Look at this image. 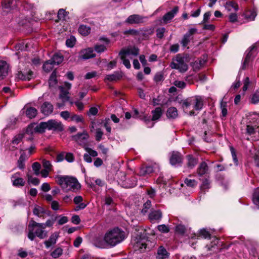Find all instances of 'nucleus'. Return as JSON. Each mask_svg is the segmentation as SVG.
<instances>
[{"label": "nucleus", "instance_id": "f257e3e1", "mask_svg": "<svg viewBox=\"0 0 259 259\" xmlns=\"http://www.w3.org/2000/svg\"><path fill=\"white\" fill-rule=\"evenodd\" d=\"M125 238L124 232L118 228H115L108 231L103 237H96L94 244L100 248H104L106 245L114 246L122 242Z\"/></svg>", "mask_w": 259, "mask_h": 259}, {"label": "nucleus", "instance_id": "f03ea898", "mask_svg": "<svg viewBox=\"0 0 259 259\" xmlns=\"http://www.w3.org/2000/svg\"><path fill=\"white\" fill-rule=\"evenodd\" d=\"M57 184L66 191H72L76 192L81 188L80 184L77 180L72 177L68 176L57 175L55 177Z\"/></svg>", "mask_w": 259, "mask_h": 259}, {"label": "nucleus", "instance_id": "7ed1b4c3", "mask_svg": "<svg viewBox=\"0 0 259 259\" xmlns=\"http://www.w3.org/2000/svg\"><path fill=\"white\" fill-rule=\"evenodd\" d=\"M203 105V100L200 96H196L187 99L183 101L182 107L185 113L190 116L196 115L195 111H199Z\"/></svg>", "mask_w": 259, "mask_h": 259}, {"label": "nucleus", "instance_id": "20e7f679", "mask_svg": "<svg viewBox=\"0 0 259 259\" xmlns=\"http://www.w3.org/2000/svg\"><path fill=\"white\" fill-rule=\"evenodd\" d=\"M45 229L44 224L38 223L34 221H30L28 226V238L33 240L35 236L40 239L45 238L47 236V233L44 230Z\"/></svg>", "mask_w": 259, "mask_h": 259}, {"label": "nucleus", "instance_id": "39448f33", "mask_svg": "<svg viewBox=\"0 0 259 259\" xmlns=\"http://www.w3.org/2000/svg\"><path fill=\"white\" fill-rule=\"evenodd\" d=\"M258 116L256 114L250 115L246 121V125L241 127V131L245 134L251 135L255 133L259 127Z\"/></svg>", "mask_w": 259, "mask_h": 259}, {"label": "nucleus", "instance_id": "423d86ee", "mask_svg": "<svg viewBox=\"0 0 259 259\" xmlns=\"http://www.w3.org/2000/svg\"><path fill=\"white\" fill-rule=\"evenodd\" d=\"M170 66L172 69L178 70L180 72H185L188 69V65L184 61V58L180 55H178L172 59Z\"/></svg>", "mask_w": 259, "mask_h": 259}, {"label": "nucleus", "instance_id": "0eeeda50", "mask_svg": "<svg viewBox=\"0 0 259 259\" xmlns=\"http://www.w3.org/2000/svg\"><path fill=\"white\" fill-rule=\"evenodd\" d=\"M134 248L135 250H138L141 252L144 251L146 248L148 240L145 237H142L141 236H138L133 240Z\"/></svg>", "mask_w": 259, "mask_h": 259}, {"label": "nucleus", "instance_id": "6e6552de", "mask_svg": "<svg viewBox=\"0 0 259 259\" xmlns=\"http://www.w3.org/2000/svg\"><path fill=\"white\" fill-rule=\"evenodd\" d=\"M11 181L13 186L16 187H23L25 184V181L20 172L14 173L11 177Z\"/></svg>", "mask_w": 259, "mask_h": 259}, {"label": "nucleus", "instance_id": "1a4fd4ad", "mask_svg": "<svg viewBox=\"0 0 259 259\" xmlns=\"http://www.w3.org/2000/svg\"><path fill=\"white\" fill-rule=\"evenodd\" d=\"M71 84L67 82H64L63 85L60 86L59 89L60 90V93L59 97L61 99L62 101L66 102L69 100V90L71 89Z\"/></svg>", "mask_w": 259, "mask_h": 259}, {"label": "nucleus", "instance_id": "9d476101", "mask_svg": "<svg viewBox=\"0 0 259 259\" xmlns=\"http://www.w3.org/2000/svg\"><path fill=\"white\" fill-rule=\"evenodd\" d=\"M147 18L138 14L131 15L125 21L128 24H138L143 23Z\"/></svg>", "mask_w": 259, "mask_h": 259}, {"label": "nucleus", "instance_id": "9b49d317", "mask_svg": "<svg viewBox=\"0 0 259 259\" xmlns=\"http://www.w3.org/2000/svg\"><path fill=\"white\" fill-rule=\"evenodd\" d=\"M20 156L17 161V166L21 169L23 170L25 168V161L28 159V156L23 148L20 150Z\"/></svg>", "mask_w": 259, "mask_h": 259}, {"label": "nucleus", "instance_id": "f8f14e48", "mask_svg": "<svg viewBox=\"0 0 259 259\" xmlns=\"http://www.w3.org/2000/svg\"><path fill=\"white\" fill-rule=\"evenodd\" d=\"M96 57V54L94 53L93 49L89 48L83 49L79 52L78 58L83 60H87Z\"/></svg>", "mask_w": 259, "mask_h": 259}, {"label": "nucleus", "instance_id": "ddd939ff", "mask_svg": "<svg viewBox=\"0 0 259 259\" xmlns=\"http://www.w3.org/2000/svg\"><path fill=\"white\" fill-rule=\"evenodd\" d=\"M89 136L86 132H83L82 133H79L72 137V139L76 141L78 144L85 146V143L89 138Z\"/></svg>", "mask_w": 259, "mask_h": 259}, {"label": "nucleus", "instance_id": "4468645a", "mask_svg": "<svg viewBox=\"0 0 259 259\" xmlns=\"http://www.w3.org/2000/svg\"><path fill=\"white\" fill-rule=\"evenodd\" d=\"M100 40L103 41L104 44H101L98 43L95 45L94 49L97 53H101L107 50V48L110 43V40L106 37H101L100 38Z\"/></svg>", "mask_w": 259, "mask_h": 259}, {"label": "nucleus", "instance_id": "2eb2a0df", "mask_svg": "<svg viewBox=\"0 0 259 259\" xmlns=\"http://www.w3.org/2000/svg\"><path fill=\"white\" fill-rule=\"evenodd\" d=\"M48 130L62 131L63 130V126L61 122L56 120H49L47 122Z\"/></svg>", "mask_w": 259, "mask_h": 259}, {"label": "nucleus", "instance_id": "dca6fc26", "mask_svg": "<svg viewBox=\"0 0 259 259\" xmlns=\"http://www.w3.org/2000/svg\"><path fill=\"white\" fill-rule=\"evenodd\" d=\"M197 30L196 28H191L184 35L182 40L181 44L184 47H186L189 43L190 42V40L192 39L191 36L196 33Z\"/></svg>", "mask_w": 259, "mask_h": 259}, {"label": "nucleus", "instance_id": "f3484780", "mask_svg": "<svg viewBox=\"0 0 259 259\" xmlns=\"http://www.w3.org/2000/svg\"><path fill=\"white\" fill-rule=\"evenodd\" d=\"M179 11L178 7H175L174 9L166 13L162 17V21L164 24H167L170 22Z\"/></svg>", "mask_w": 259, "mask_h": 259}, {"label": "nucleus", "instance_id": "a211bd4d", "mask_svg": "<svg viewBox=\"0 0 259 259\" xmlns=\"http://www.w3.org/2000/svg\"><path fill=\"white\" fill-rule=\"evenodd\" d=\"M41 112L45 115L48 116L52 113L54 107L53 105L49 102H45L41 106Z\"/></svg>", "mask_w": 259, "mask_h": 259}, {"label": "nucleus", "instance_id": "6ab92c4d", "mask_svg": "<svg viewBox=\"0 0 259 259\" xmlns=\"http://www.w3.org/2000/svg\"><path fill=\"white\" fill-rule=\"evenodd\" d=\"M9 66L6 61L0 60V80L8 74Z\"/></svg>", "mask_w": 259, "mask_h": 259}, {"label": "nucleus", "instance_id": "aec40b11", "mask_svg": "<svg viewBox=\"0 0 259 259\" xmlns=\"http://www.w3.org/2000/svg\"><path fill=\"white\" fill-rule=\"evenodd\" d=\"M224 6L228 12L232 13L237 11L239 9L238 4L234 1L230 0L226 2Z\"/></svg>", "mask_w": 259, "mask_h": 259}, {"label": "nucleus", "instance_id": "412c9836", "mask_svg": "<svg viewBox=\"0 0 259 259\" xmlns=\"http://www.w3.org/2000/svg\"><path fill=\"white\" fill-rule=\"evenodd\" d=\"M161 218L162 213L159 210H152L149 215V219L151 222L158 221L161 220Z\"/></svg>", "mask_w": 259, "mask_h": 259}, {"label": "nucleus", "instance_id": "4be33fe9", "mask_svg": "<svg viewBox=\"0 0 259 259\" xmlns=\"http://www.w3.org/2000/svg\"><path fill=\"white\" fill-rule=\"evenodd\" d=\"M154 171V167L151 166H147L142 167L140 168L138 175L140 176L145 177Z\"/></svg>", "mask_w": 259, "mask_h": 259}, {"label": "nucleus", "instance_id": "5701e85b", "mask_svg": "<svg viewBox=\"0 0 259 259\" xmlns=\"http://www.w3.org/2000/svg\"><path fill=\"white\" fill-rule=\"evenodd\" d=\"M122 77V73L121 72H114L113 74L107 75L105 80L110 81H116L120 79Z\"/></svg>", "mask_w": 259, "mask_h": 259}, {"label": "nucleus", "instance_id": "b1692460", "mask_svg": "<svg viewBox=\"0 0 259 259\" xmlns=\"http://www.w3.org/2000/svg\"><path fill=\"white\" fill-rule=\"evenodd\" d=\"M168 257L169 253L166 250L163 246H160L157 250V259H166Z\"/></svg>", "mask_w": 259, "mask_h": 259}, {"label": "nucleus", "instance_id": "393cba45", "mask_svg": "<svg viewBox=\"0 0 259 259\" xmlns=\"http://www.w3.org/2000/svg\"><path fill=\"white\" fill-rule=\"evenodd\" d=\"M182 158L181 154L178 152H173L170 158V162L172 165H176L182 162Z\"/></svg>", "mask_w": 259, "mask_h": 259}, {"label": "nucleus", "instance_id": "a878e982", "mask_svg": "<svg viewBox=\"0 0 259 259\" xmlns=\"http://www.w3.org/2000/svg\"><path fill=\"white\" fill-rule=\"evenodd\" d=\"M187 160V166L189 168H193L198 163V160L192 155H188L186 157Z\"/></svg>", "mask_w": 259, "mask_h": 259}, {"label": "nucleus", "instance_id": "bb28decb", "mask_svg": "<svg viewBox=\"0 0 259 259\" xmlns=\"http://www.w3.org/2000/svg\"><path fill=\"white\" fill-rule=\"evenodd\" d=\"M24 137V135L23 133L16 135L13 138L11 142V146L12 148H16V146L19 144L22 141Z\"/></svg>", "mask_w": 259, "mask_h": 259}, {"label": "nucleus", "instance_id": "cd10ccee", "mask_svg": "<svg viewBox=\"0 0 259 259\" xmlns=\"http://www.w3.org/2000/svg\"><path fill=\"white\" fill-rule=\"evenodd\" d=\"M166 116L168 118L175 119L178 116V110L176 107H171L168 108L166 111Z\"/></svg>", "mask_w": 259, "mask_h": 259}, {"label": "nucleus", "instance_id": "c85d7f7f", "mask_svg": "<svg viewBox=\"0 0 259 259\" xmlns=\"http://www.w3.org/2000/svg\"><path fill=\"white\" fill-rule=\"evenodd\" d=\"M18 77L22 80H29L33 77V72L31 71L27 72H20L18 74Z\"/></svg>", "mask_w": 259, "mask_h": 259}, {"label": "nucleus", "instance_id": "c756f323", "mask_svg": "<svg viewBox=\"0 0 259 259\" xmlns=\"http://www.w3.org/2000/svg\"><path fill=\"white\" fill-rule=\"evenodd\" d=\"M58 237V234L55 233L51 235L48 240L46 241L45 242V245L47 248H49L52 245L56 242L57 239Z\"/></svg>", "mask_w": 259, "mask_h": 259}, {"label": "nucleus", "instance_id": "7c9ffc66", "mask_svg": "<svg viewBox=\"0 0 259 259\" xmlns=\"http://www.w3.org/2000/svg\"><path fill=\"white\" fill-rule=\"evenodd\" d=\"M121 51H124V54L130 58H131V55L135 56L139 53V50L135 47L128 48L126 49H122Z\"/></svg>", "mask_w": 259, "mask_h": 259}, {"label": "nucleus", "instance_id": "2f4dec72", "mask_svg": "<svg viewBox=\"0 0 259 259\" xmlns=\"http://www.w3.org/2000/svg\"><path fill=\"white\" fill-rule=\"evenodd\" d=\"M151 113L152 114L151 120L152 121H155L161 117L162 114V111L160 107H157L154 110H152Z\"/></svg>", "mask_w": 259, "mask_h": 259}, {"label": "nucleus", "instance_id": "473e14b6", "mask_svg": "<svg viewBox=\"0 0 259 259\" xmlns=\"http://www.w3.org/2000/svg\"><path fill=\"white\" fill-rule=\"evenodd\" d=\"M207 170L208 166L207 164L205 162H202L200 163L197 169V172L200 176H202L206 173Z\"/></svg>", "mask_w": 259, "mask_h": 259}, {"label": "nucleus", "instance_id": "72a5a7b5", "mask_svg": "<svg viewBox=\"0 0 259 259\" xmlns=\"http://www.w3.org/2000/svg\"><path fill=\"white\" fill-rule=\"evenodd\" d=\"M119 55L120 56L121 59L123 61V64L127 68H131V63L128 60V58H130L128 56L124 54V51H120L119 53Z\"/></svg>", "mask_w": 259, "mask_h": 259}, {"label": "nucleus", "instance_id": "f704fd0d", "mask_svg": "<svg viewBox=\"0 0 259 259\" xmlns=\"http://www.w3.org/2000/svg\"><path fill=\"white\" fill-rule=\"evenodd\" d=\"M54 65H58L63 60V57L59 54H55L53 57L50 60Z\"/></svg>", "mask_w": 259, "mask_h": 259}, {"label": "nucleus", "instance_id": "c9c22d12", "mask_svg": "<svg viewBox=\"0 0 259 259\" xmlns=\"http://www.w3.org/2000/svg\"><path fill=\"white\" fill-rule=\"evenodd\" d=\"M257 13L254 10H250L247 12L245 14V18L249 21H253L256 16Z\"/></svg>", "mask_w": 259, "mask_h": 259}, {"label": "nucleus", "instance_id": "e433bc0d", "mask_svg": "<svg viewBox=\"0 0 259 259\" xmlns=\"http://www.w3.org/2000/svg\"><path fill=\"white\" fill-rule=\"evenodd\" d=\"M14 2H16L15 0H4L2 2V6L3 9L7 11V10L13 7L15 5L14 4Z\"/></svg>", "mask_w": 259, "mask_h": 259}, {"label": "nucleus", "instance_id": "4c0bfd02", "mask_svg": "<svg viewBox=\"0 0 259 259\" xmlns=\"http://www.w3.org/2000/svg\"><path fill=\"white\" fill-rule=\"evenodd\" d=\"M35 132L43 133L46 129H48L47 122H41L38 125H35Z\"/></svg>", "mask_w": 259, "mask_h": 259}, {"label": "nucleus", "instance_id": "58836bf2", "mask_svg": "<svg viewBox=\"0 0 259 259\" xmlns=\"http://www.w3.org/2000/svg\"><path fill=\"white\" fill-rule=\"evenodd\" d=\"M37 110L33 107L28 108L26 111V114L29 118L35 117L37 114Z\"/></svg>", "mask_w": 259, "mask_h": 259}, {"label": "nucleus", "instance_id": "ea45409f", "mask_svg": "<svg viewBox=\"0 0 259 259\" xmlns=\"http://www.w3.org/2000/svg\"><path fill=\"white\" fill-rule=\"evenodd\" d=\"M78 31L81 35L86 36L90 33L91 28L86 25H81L79 27Z\"/></svg>", "mask_w": 259, "mask_h": 259}, {"label": "nucleus", "instance_id": "a19ab883", "mask_svg": "<svg viewBox=\"0 0 259 259\" xmlns=\"http://www.w3.org/2000/svg\"><path fill=\"white\" fill-rule=\"evenodd\" d=\"M252 201L254 204L259 205V188L254 190L252 195Z\"/></svg>", "mask_w": 259, "mask_h": 259}, {"label": "nucleus", "instance_id": "79ce46f5", "mask_svg": "<svg viewBox=\"0 0 259 259\" xmlns=\"http://www.w3.org/2000/svg\"><path fill=\"white\" fill-rule=\"evenodd\" d=\"M28 48V44H25L24 41L19 42L15 46V49L16 51L26 50Z\"/></svg>", "mask_w": 259, "mask_h": 259}, {"label": "nucleus", "instance_id": "37998d69", "mask_svg": "<svg viewBox=\"0 0 259 259\" xmlns=\"http://www.w3.org/2000/svg\"><path fill=\"white\" fill-rule=\"evenodd\" d=\"M250 102L254 104L259 103V91H256L252 94L250 98Z\"/></svg>", "mask_w": 259, "mask_h": 259}, {"label": "nucleus", "instance_id": "c03bdc74", "mask_svg": "<svg viewBox=\"0 0 259 259\" xmlns=\"http://www.w3.org/2000/svg\"><path fill=\"white\" fill-rule=\"evenodd\" d=\"M33 212L35 215L41 217L44 213V210L41 207L36 206L33 209Z\"/></svg>", "mask_w": 259, "mask_h": 259}, {"label": "nucleus", "instance_id": "a18cd8bd", "mask_svg": "<svg viewBox=\"0 0 259 259\" xmlns=\"http://www.w3.org/2000/svg\"><path fill=\"white\" fill-rule=\"evenodd\" d=\"M205 61L204 60H199L196 61L194 64L193 67L195 70H197L200 69L205 63Z\"/></svg>", "mask_w": 259, "mask_h": 259}, {"label": "nucleus", "instance_id": "49530a36", "mask_svg": "<svg viewBox=\"0 0 259 259\" xmlns=\"http://www.w3.org/2000/svg\"><path fill=\"white\" fill-rule=\"evenodd\" d=\"M32 168L35 175L38 176L39 175L40 169L41 168V165L39 163L37 162L33 163L32 165Z\"/></svg>", "mask_w": 259, "mask_h": 259}, {"label": "nucleus", "instance_id": "de8ad7c7", "mask_svg": "<svg viewBox=\"0 0 259 259\" xmlns=\"http://www.w3.org/2000/svg\"><path fill=\"white\" fill-rule=\"evenodd\" d=\"M54 64L50 60L46 61L43 65V68L44 70L47 72L50 71L53 68Z\"/></svg>", "mask_w": 259, "mask_h": 259}, {"label": "nucleus", "instance_id": "09e8293b", "mask_svg": "<svg viewBox=\"0 0 259 259\" xmlns=\"http://www.w3.org/2000/svg\"><path fill=\"white\" fill-rule=\"evenodd\" d=\"M27 177L28 183H31L34 185H38L39 184V180L37 178L33 177L29 174H27Z\"/></svg>", "mask_w": 259, "mask_h": 259}, {"label": "nucleus", "instance_id": "8fccbe9b", "mask_svg": "<svg viewBox=\"0 0 259 259\" xmlns=\"http://www.w3.org/2000/svg\"><path fill=\"white\" fill-rule=\"evenodd\" d=\"M158 230L161 233H167L169 231V228L165 225H160L157 226Z\"/></svg>", "mask_w": 259, "mask_h": 259}, {"label": "nucleus", "instance_id": "3c124183", "mask_svg": "<svg viewBox=\"0 0 259 259\" xmlns=\"http://www.w3.org/2000/svg\"><path fill=\"white\" fill-rule=\"evenodd\" d=\"M34 132H35V124H31L29 125L26 130V132L25 134H23L24 135H31L33 134Z\"/></svg>", "mask_w": 259, "mask_h": 259}, {"label": "nucleus", "instance_id": "603ef678", "mask_svg": "<svg viewBox=\"0 0 259 259\" xmlns=\"http://www.w3.org/2000/svg\"><path fill=\"white\" fill-rule=\"evenodd\" d=\"M76 39L73 36H71L69 38H68L66 41V45L67 47L72 48L74 46L75 43Z\"/></svg>", "mask_w": 259, "mask_h": 259}, {"label": "nucleus", "instance_id": "864d4df0", "mask_svg": "<svg viewBox=\"0 0 259 259\" xmlns=\"http://www.w3.org/2000/svg\"><path fill=\"white\" fill-rule=\"evenodd\" d=\"M63 250L61 248H57L51 253L53 257L56 258L59 257L62 254Z\"/></svg>", "mask_w": 259, "mask_h": 259}, {"label": "nucleus", "instance_id": "5fc2aeb1", "mask_svg": "<svg viewBox=\"0 0 259 259\" xmlns=\"http://www.w3.org/2000/svg\"><path fill=\"white\" fill-rule=\"evenodd\" d=\"M125 35H132L135 36H138L140 35V32L136 29H130L128 30H126L123 32Z\"/></svg>", "mask_w": 259, "mask_h": 259}, {"label": "nucleus", "instance_id": "6e6d98bb", "mask_svg": "<svg viewBox=\"0 0 259 259\" xmlns=\"http://www.w3.org/2000/svg\"><path fill=\"white\" fill-rule=\"evenodd\" d=\"M185 184L189 187H194L197 185V183L195 180H191L188 178H186L185 180Z\"/></svg>", "mask_w": 259, "mask_h": 259}, {"label": "nucleus", "instance_id": "4d7b16f0", "mask_svg": "<svg viewBox=\"0 0 259 259\" xmlns=\"http://www.w3.org/2000/svg\"><path fill=\"white\" fill-rule=\"evenodd\" d=\"M227 103L226 102H222L221 103V109L222 115L223 117H225L227 114Z\"/></svg>", "mask_w": 259, "mask_h": 259}, {"label": "nucleus", "instance_id": "13d9d810", "mask_svg": "<svg viewBox=\"0 0 259 259\" xmlns=\"http://www.w3.org/2000/svg\"><path fill=\"white\" fill-rule=\"evenodd\" d=\"M84 149L85 151L88 153L92 157H96L98 156V153L96 151L91 149V148L88 147L87 146L84 147Z\"/></svg>", "mask_w": 259, "mask_h": 259}, {"label": "nucleus", "instance_id": "bf43d9fd", "mask_svg": "<svg viewBox=\"0 0 259 259\" xmlns=\"http://www.w3.org/2000/svg\"><path fill=\"white\" fill-rule=\"evenodd\" d=\"M22 148H23L25 151L26 150L28 151V153H27V155L28 156V158H29L31 155H32L33 153H34L35 149H36V147L34 144H31L28 148L25 149L24 146H23V147Z\"/></svg>", "mask_w": 259, "mask_h": 259}, {"label": "nucleus", "instance_id": "052dcab7", "mask_svg": "<svg viewBox=\"0 0 259 259\" xmlns=\"http://www.w3.org/2000/svg\"><path fill=\"white\" fill-rule=\"evenodd\" d=\"M57 83V79L56 76V73L55 72H53L50 78L49 79V84L50 86H54Z\"/></svg>", "mask_w": 259, "mask_h": 259}, {"label": "nucleus", "instance_id": "680f3d73", "mask_svg": "<svg viewBox=\"0 0 259 259\" xmlns=\"http://www.w3.org/2000/svg\"><path fill=\"white\" fill-rule=\"evenodd\" d=\"M103 135V132L101 130V128H98L96 130V140L97 141H100L102 138V136Z\"/></svg>", "mask_w": 259, "mask_h": 259}, {"label": "nucleus", "instance_id": "e2e57ef3", "mask_svg": "<svg viewBox=\"0 0 259 259\" xmlns=\"http://www.w3.org/2000/svg\"><path fill=\"white\" fill-rule=\"evenodd\" d=\"M157 37L161 38L163 37L165 29L164 27L158 28L156 30Z\"/></svg>", "mask_w": 259, "mask_h": 259}, {"label": "nucleus", "instance_id": "0e129e2a", "mask_svg": "<svg viewBox=\"0 0 259 259\" xmlns=\"http://www.w3.org/2000/svg\"><path fill=\"white\" fill-rule=\"evenodd\" d=\"M104 126L106 128L107 131L108 133H111V127L110 126V120L109 118H106L105 120L103 122Z\"/></svg>", "mask_w": 259, "mask_h": 259}, {"label": "nucleus", "instance_id": "69168bd1", "mask_svg": "<svg viewBox=\"0 0 259 259\" xmlns=\"http://www.w3.org/2000/svg\"><path fill=\"white\" fill-rule=\"evenodd\" d=\"M210 182L207 179H205L202 182V184L201 186V189L202 190H205L209 188Z\"/></svg>", "mask_w": 259, "mask_h": 259}, {"label": "nucleus", "instance_id": "338daca9", "mask_svg": "<svg viewBox=\"0 0 259 259\" xmlns=\"http://www.w3.org/2000/svg\"><path fill=\"white\" fill-rule=\"evenodd\" d=\"M70 120L71 121H75L76 122H79L82 121L83 118L81 116L74 114L70 117Z\"/></svg>", "mask_w": 259, "mask_h": 259}, {"label": "nucleus", "instance_id": "774afa93", "mask_svg": "<svg viewBox=\"0 0 259 259\" xmlns=\"http://www.w3.org/2000/svg\"><path fill=\"white\" fill-rule=\"evenodd\" d=\"M199 234L200 236H201L202 237L205 239L210 238V236L209 232L204 229L200 230Z\"/></svg>", "mask_w": 259, "mask_h": 259}]
</instances>
